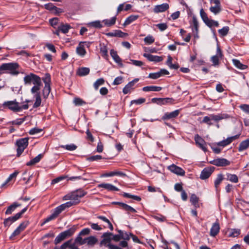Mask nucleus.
<instances>
[{
	"label": "nucleus",
	"instance_id": "obj_40",
	"mask_svg": "<svg viewBox=\"0 0 249 249\" xmlns=\"http://www.w3.org/2000/svg\"><path fill=\"white\" fill-rule=\"evenodd\" d=\"M35 97L36 98V101L33 105V107L34 108H36L39 107L41 103V99L40 93H37L36 94H35Z\"/></svg>",
	"mask_w": 249,
	"mask_h": 249
},
{
	"label": "nucleus",
	"instance_id": "obj_16",
	"mask_svg": "<svg viewBox=\"0 0 249 249\" xmlns=\"http://www.w3.org/2000/svg\"><path fill=\"white\" fill-rule=\"evenodd\" d=\"M143 56L151 62H160L162 61L163 59L162 56L154 55L149 53H144Z\"/></svg>",
	"mask_w": 249,
	"mask_h": 249
},
{
	"label": "nucleus",
	"instance_id": "obj_61",
	"mask_svg": "<svg viewBox=\"0 0 249 249\" xmlns=\"http://www.w3.org/2000/svg\"><path fill=\"white\" fill-rule=\"evenodd\" d=\"M68 242H69L68 246V248L70 249H79L76 246V244H77V243L75 242V241L74 240V242H72L71 240H70L67 241Z\"/></svg>",
	"mask_w": 249,
	"mask_h": 249
},
{
	"label": "nucleus",
	"instance_id": "obj_12",
	"mask_svg": "<svg viewBox=\"0 0 249 249\" xmlns=\"http://www.w3.org/2000/svg\"><path fill=\"white\" fill-rule=\"evenodd\" d=\"M168 169L172 173L179 176H184L185 175V171L180 167L176 166L175 164H172L168 167Z\"/></svg>",
	"mask_w": 249,
	"mask_h": 249
},
{
	"label": "nucleus",
	"instance_id": "obj_10",
	"mask_svg": "<svg viewBox=\"0 0 249 249\" xmlns=\"http://www.w3.org/2000/svg\"><path fill=\"white\" fill-rule=\"evenodd\" d=\"M180 111V109H177L171 112H166L162 116L161 119L163 121L174 119L178 116Z\"/></svg>",
	"mask_w": 249,
	"mask_h": 249
},
{
	"label": "nucleus",
	"instance_id": "obj_38",
	"mask_svg": "<svg viewBox=\"0 0 249 249\" xmlns=\"http://www.w3.org/2000/svg\"><path fill=\"white\" fill-rule=\"evenodd\" d=\"M190 202L195 207L197 208L199 207L198 203V198L195 194H192L190 197Z\"/></svg>",
	"mask_w": 249,
	"mask_h": 249
},
{
	"label": "nucleus",
	"instance_id": "obj_3",
	"mask_svg": "<svg viewBox=\"0 0 249 249\" xmlns=\"http://www.w3.org/2000/svg\"><path fill=\"white\" fill-rule=\"evenodd\" d=\"M42 80L45 84L42 90V95L44 99H47L51 92V76L50 73H45L44 76L42 78Z\"/></svg>",
	"mask_w": 249,
	"mask_h": 249
},
{
	"label": "nucleus",
	"instance_id": "obj_34",
	"mask_svg": "<svg viewBox=\"0 0 249 249\" xmlns=\"http://www.w3.org/2000/svg\"><path fill=\"white\" fill-rule=\"evenodd\" d=\"M43 156V155L42 154H38L35 158L31 160L29 162H27L26 165L28 166H31L38 163L42 158Z\"/></svg>",
	"mask_w": 249,
	"mask_h": 249
},
{
	"label": "nucleus",
	"instance_id": "obj_15",
	"mask_svg": "<svg viewBox=\"0 0 249 249\" xmlns=\"http://www.w3.org/2000/svg\"><path fill=\"white\" fill-rule=\"evenodd\" d=\"M105 35L109 37H124L128 36L127 33H124L119 30H115L113 32L106 33Z\"/></svg>",
	"mask_w": 249,
	"mask_h": 249
},
{
	"label": "nucleus",
	"instance_id": "obj_1",
	"mask_svg": "<svg viewBox=\"0 0 249 249\" xmlns=\"http://www.w3.org/2000/svg\"><path fill=\"white\" fill-rule=\"evenodd\" d=\"M19 64L15 62L3 63L0 66V75L6 73L17 75L19 73Z\"/></svg>",
	"mask_w": 249,
	"mask_h": 249
},
{
	"label": "nucleus",
	"instance_id": "obj_14",
	"mask_svg": "<svg viewBox=\"0 0 249 249\" xmlns=\"http://www.w3.org/2000/svg\"><path fill=\"white\" fill-rule=\"evenodd\" d=\"M103 240L101 241V245H104L107 247V244H110L112 240V234L110 232H105L102 235Z\"/></svg>",
	"mask_w": 249,
	"mask_h": 249
},
{
	"label": "nucleus",
	"instance_id": "obj_45",
	"mask_svg": "<svg viewBox=\"0 0 249 249\" xmlns=\"http://www.w3.org/2000/svg\"><path fill=\"white\" fill-rule=\"evenodd\" d=\"M210 10L211 12L213 13L214 15L219 14L221 11V6L215 5L213 6H211Z\"/></svg>",
	"mask_w": 249,
	"mask_h": 249
},
{
	"label": "nucleus",
	"instance_id": "obj_19",
	"mask_svg": "<svg viewBox=\"0 0 249 249\" xmlns=\"http://www.w3.org/2000/svg\"><path fill=\"white\" fill-rule=\"evenodd\" d=\"M98 188H103L108 191H118L119 189L110 183H103L98 185Z\"/></svg>",
	"mask_w": 249,
	"mask_h": 249
},
{
	"label": "nucleus",
	"instance_id": "obj_51",
	"mask_svg": "<svg viewBox=\"0 0 249 249\" xmlns=\"http://www.w3.org/2000/svg\"><path fill=\"white\" fill-rule=\"evenodd\" d=\"M123 205V208L124 210L129 212V213H134L136 212V211L135 209L132 208V207L125 204H122Z\"/></svg>",
	"mask_w": 249,
	"mask_h": 249
},
{
	"label": "nucleus",
	"instance_id": "obj_52",
	"mask_svg": "<svg viewBox=\"0 0 249 249\" xmlns=\"http://www.w3.org/2000/svg\"><path fill=\"white\" fill-rule=\"evenodd\" d=\"M75 242L79 245H82L86 243V238L83 239L80 235H78L75 239Z\"/></svg>",
	"mask_w": 249,
	"mask_h": 249
},
{
	"label": "nucleus",
	"instance_id": "obj_23",
	"mask_svg": "<svg viewBox=\"0 0 249 249\" xmlns=\"http://www.w3.org/2000/svg\"><path fill=\"white\" fill-rule=\"evenodd\" d=\"M213 171L211 168H204L201 173L200 178L203 180L208 178L211 176Z\"/></svg>",
	"mask_w": 249,
	"mask_h": 249
},
{
	"label": "nucleus",
	"instance_id": "obj_24",
	"mask_svg": "<svg viewBox=\"0 0 249 249\" xmlns=\"http://www.w3.org/2000/svg\"><path fill=\"white\" fill-rule=\"evenodd\" d=\"M19 214H16L14 216L8 217L5 219L4 221V225L5 227H9L13 222L19 219Z\"/></svg>",
	"mask_w": 249,
	"mask_h": 249
},
{
	"label": "nucleus",
	"instance_id": "obj_22",
	"mask_svg": "<svg viewBox=\"0 0 249 249\" xmlns=\"http://www.w3.org/2000/svg\"><path fill=\"white\" fill-rule=\"evenodd\" d=\"M168 8V4L164 3L155 6L154 8V12L156 13L163 12L166 11Z\"/></svg>",
	"mask_w": 249,
	"mask_h": 249
},
{
	"label": "nucleus",
	"instance_id": "obj_32",
	"mask_svg": "<svg viewBox=\"0 0 249 249\" xmlns=\"http://www.w3.org/2000/svg\"><path fill=\"white\" fill-rule=\"evenodd\" d=\"M100 51L101 53V55L105 58H107L108 57V51L107 46L104 44H100Z\"/></svg>",
	"mask_w": 249,
	"mask_h": 249
},
{
	"label": "nucleus",
	"instance_id": "obj_18",
	"mask_svg": "<svg viewBox=\"0 0 249 249\" xmlns=\"http://www.w3.org/2000/svg\"><path fill=\"white\" fill-rule=\"evenodd\" d=\"M139 80V78H135L132 81L129 82L123 89V92L124 94H126L130 92L131 89L134 86L135 84Z\"/></svg>",
	"mask_w": 249,
	"mask_h": 249
},
{
	"label": "nucleus",
	"instance_id": "obj_56",
	"mask_svg": "<svg viewBox=\"0 0 249 249\" xmlns=\"http://www.w3.org/2000/svg\"><path fill=\"white\" fill-rule=\"evenodd\" d=\"M223 179V178L222 175H218L217 178L214 181V186L215 188H217L219 185L221 183Z\"/></svg>",
	"mask_w": 249,
	"mask_h": 249
},
{
	"label": "nucleus",
	"instance_id": "obj_28",
	"mask_svg": "<svg viewBox=\"0 0 249 249\" xmlns=\"http://www.w3.org/2000/svg\"><path fill=\"white\" fill-rule=\"evenodd\" d=\"M18 172L17 171L15 172L14 173L11 174L9 177L7 178L5 181L1 184L2 188H5L7 185L9 184V183L13 180L15 179L17 175H18Z\"/></svg>",
	"mask_w": 249,
	"mask_h": 249
},
{
	"label": "nucleus",
	"instance_id": "obj_7",
	"mask_svg": "<svg viewBox=\"0 0 249 249\" xmlns=\"http://www.w3.org/2000/svg\"><path fill=\"white\" fill-rule=\"evenodd\" d=\"M193 20L190 22V28H191L194 36L195 38L199 37L198 31H199V25L196 16H193L192 17Z\"/></svg>",
	"mask_w": 249,
	"mask_h": 249
},
{
	"label": "nucleus",
	"instance_id": "obj_31",
	"mask_svg": "<svg viewBox=\"0 0 249 249\" xmlns=\"http://www.w3.org/2000/svg\"><path fill=\"white\" fill-rule=\"evenodd\" d=\"M139 17V16L138 15H130V16L126 18V19H125L123 24V25L124 26H126L128 25H129L132 22L137 20L138 18Z\"/></svg>",
	"mask_w": 249,
	"mask_h": 249
},
{
	"label": "nucleus",
	"instance_id": "obj_63",
	"mask_svg": "<svg viewBox=\"0 0 249 249\" xmlns=\"http://www.w3.org/2000/svg\"><path fill=\"white\" fill-rule=\"evenodd\" d=\"M240 108L246 113L249 114V105L247 104H242L239 107Z\"/></svg>",
	"mask_w": 249,
	"mask_h": 249
},
{
	"label": "nucleus",
	"instance_id": "obj_54",
	"mask_svg": "<svg viewBox=\"0 0 249 249\" xmlns=\"http://www.w3.org/2000/svg\"><path fill=\"white\" fill-rule=\"evenodd\" d=\"M154 41V38L151 35H148L144 38V42L148 45L151 44Z\"/></svg>",
	"mask_w": 249,
	"mask_h": 249
},
{
	"label": "nucleus",
	"instance_id": "obj_43",
	"mask_svg": "<svg viewBox=\"0 0 249 249\" xmlns=\"http://www.w3.org/2000/svg\"><path fill=\"white\" fill-rule=\"evenodd\" d=\"M227 179L234 183H237L238 181V178L236 175L231 174H227Z\"/></svg>",
	"mask_w": 249,
	"mask_h": 249
},
{
	"label": "nucleus",
	"instance_id": "obj_25",
	"mask_svg": "<svg viewBox=\"0 0 249 249\" xmlns=\"http://www.w3.org/2000/svg\"><path fill=\"white\" fill-rule=\"evenodd\" d=\"M85 43H86V42H80L76 50L77 54L81 56V57L85 56L87 53L83 45V44Z\"/></svg>",
	"mask_w": 249,
	"mask_h": 249
},
{
	"label": "nucleus",
	"instance_id": "obj_39",
	"mask_svg": "<svg viewBox=\"0 0 249 249\" xmlns=\"http://www.w3.org/2000/svg\"><path fill=\"white\" fill-rule=\"evenodd\" d=\"M89 27H92L97 29H100L103 27L101 24V21L99 20H96L94 21L90 22L87 24Z\"/></svg>",
	"mask_w": 249,
	"mask_h": 249
},
{
	"label": "nucleus",
	"instance_id": "obj_13",
	"mask_svg": "<svg viewBox=\"0 0 249 249\" xmlns=\"http://www.w3.org/2000/svg\"><path fill=\"white\" fill-rule=\"evenodd\" d=\"M80 198L78 197L77 195L75 194L74 192L70 194H68L65 196L63 198L64 200H70L72 201L75 205L78 204L80 202Z\"/></svg>",
	"mask_w": 249,
	"mask_h": 249
},
{
	"label": "nucleus",
	"instance_id": "obj_46",
	"mask_svg": "<svg viewBox=\"0 0 249 249\" xmlns=\"http://www.w3.org/2000/svg\"><path fill=\"white\" fill-rule=\"evenodd\" d=\"M229 31V27L228 26H224L222 29L218 30V32L221 36H225L228 34Z\"/></svg>",
	"mask_w": 249,
	"mask_h": 249
},
{
	"label": "nucleus",
	"instance_id": "obj_6",
	"mask_svg": "<svg viewBox=\"0 0 249 249\" xmlns=\"http://www.w3.org/2000/svg\"><path fill=\"white\" fill-rule=\"evenodd\" d=\"M74 228H71L59 234L54 240V243L57 244L66 238L71 236L74 232Z\"/></svg>",
	"mask_w": 249,
	"mask_h": 249
},
{
	"label": "nucleus",
	"instance_id": "obj_47",
	"mask_svg": "<svg viewBox=\"0 0 249 249\" xmlns=\"http://www.w3.org/2000/svg\"><path fill=\"white\" fill-rule=\"evenodd\" d=\"M249 146V141H242L239 146V151H242L246 149Z\"/></svg>",
	"mask_w": 249,
	"mask_h": 249
},
{
	"label": "nucleus",
	"instance_id": "obj_11",
	"mask_svg": "<svg viewBox=\"0 0 249 249\" xmlns=\"http://www.w3.org/2000/svg\"><path fill=\"white\" fill-rule=\"evenodd\" d=\"M28 144V141H17L16 146L17 147V156L19 157L23 152Z\"/></svg>",
	"mask_w": 249,
	"mask_h": 249
},
{
	"label": "nucleus",
	"instance_id": "obj_41",
	"mask_svg": "<svg viewBox=\"0 0 249 249\" xmlns=\"http://www.w3.org/2000/svg\"><path fill=\"white\" fill-rule=\"evenodd\" d=\"M105 84V80L103 78L98 79L93 84V87L94 89L97 90L98 89L99 87Z\"/></svg>",
	"mask_w": 249,
	"mask_h": 249
},
{
	"label": "nucleus",
	"instance_id": "obj_60",
	"mask_svg": "<svg viewBox=\"0 0 249 249\" xmlns=\"http://www.w3.org/2000/svg\"><path fill=\"white\" fill-rule=\"evenodd\" d=\"M219 58L220 57H218V55H213L211 57V61L213 62V65L214 66L219 65Z\"/></svg>",
	"mask_w": 249,
	"mask_h": 249
},
{
	"label": "nucleus",
	"instance_id": "obj_8",
	"mask_svg": "<svg viewBox=\"0 0 249 249\" xmlns=\"http://www.w3.org/2000/svg\"><path fill=\"white\" fill-rule=\"evenodd\" d=\"M18 104L19 103L15 100L4 102L2 105L4 108H8L14 112H19Z\"/></svg>",
	"mask_w": 249,
	"mask_h": 249
},
{
	"label": "nucleus",
	"instance_id": "obj_58",
	"mask_svg": "<svg viewBox=\"0 0 249 249\" xmlns=\"http://www.w3.org/2000/svg\"><path fill=\"white\" fill-rule=\"evenodd\" d=\"M124 196L127 198H131L134 200H137V201H140L141 200V198L140 197L135 196V195H132L130 194L124 193L123 195Z\"/></svg>",
	"mask_w": 249,
	"mask_h": 249
},
{
	"label": "nucleus",
	"instance_id": "obj_57",
	"mask_svg": "<svg viewBox=\"0 0 249 249\" xmlns=\"http://www.w3.org/2000/svg\"><path fill=\"white\" fill-rule=\"evenodd\" d=\"M26 117H24L22 118H18L12 122L13 124L20 125L21 124L26 120Z\"/></svg>",
	"mask_w": 249,
	"mask_h": 249
},
{
	"label": "nucleus",
	"instance_id": "obj_29",
	"mask_svg": "<svg viewBox=\"0 0 249 249\" xmlns=\"http://www.w3.org/2000/svg\"><path fill=\"white\" fill-rule=\"evenodd\" d=\"M71 28V26L68 24H61L58 27V30L56 31L55 34L58 35V32L59 31H61L62 33L64 34H66L68 33L69 29Z\"/></svg>",
	"mask_w": 249,
	"mask_h": 249
},
{
	"label": "nucleus",
	"instance_id": "obj_33",
	"mask_svg": "<svg viewBox=\"0 0 249 249\" xmlns=\"http://www.w3.org/2000/svg\"><path fill=\"white\" fill-rule=\"evenodd\" d=\"M21 206L20 204H19L17 202H15L12 205H11L9 207H8L5 212L6 214H10L12 213L13 212L15 211V210L18 207Z\"/></svg>",
	"mask_w": 249,
	"mask_h": 249
},
{
	"label": "nucleus",
	"instance_id": "obj_62",
	"mask_svg": "<svg viewBox=\"0 0 249 249\" xmlns=\"http://www.w3.org/2000/svg\"><path fill=\"white\" fill-rule=\"evenodd\" d=\"M161 77V75L158 72L154 73H150L149 74L148 77L153 79H156Z\"/></svg>",
	"mask_w": 249,
	"mask_h": 249
},
{
	"label": "nucleus",
	"instance_id": "obj_64",
	"mask_svg": "<svg viewBox=\"0 0 249 249\" xmlns=\"http://www.w3.org/2000/svg\"><path fill=\"white\" fill-rule=\"evenodd\" d=\"M59 21L58 18H53L49 19V23L53 27H54L57 25Z\"/></svg>",
	"mask_w": 249,
	"mask_h": 249
},
{
	"label": "nucleus",
	"instance_id": "obj_26",
	"mask_svg": "<svg viewBox=\"0 0 249 249\" xmlns=\"http://www.w3.org/2000/svg\"><path fill=\"white\" fill-rule=\"evenodd\" d=\"M90 69L87 67H81L77 69L76 74L79 76H84L89 74Z\"/></svg>",
	"mask_w": 249,
	"mask_h": 249
},
{
	"label": "nucleus",
	"instance_id": "obj_55",
	"mask_svg": "<svg viewBox=\"0 0 249 249\" xmlns=\"http://www.w3.org/2000/svg\"><path fill=\"white\" fill-rule=\"evenodd\" d=\"M240 233V230L239 229H233L231 230L229 234V236L231 237H237Z\"/></svg>",
	"mask_w": 249,
	"mask_h": 249
},
{
	"label": "nucleus",
	"instance_id": "obj_50",
	"mask_svg": "<svg viewBox=\"0 0 249 249\" xmlns=\"http://www.w3.org/2000/svg\"><path fill=\"white\" fill-rule=\"evenodd\" d=\"M73 103L75 106H83L86 104V102L80 98H75L73 100Z\"/></svg>",
	"mask_w": 249,
	"mask_h": 249
},
{
	"label": "nucleus",
	"instance_id": "obj_49",
	"mask_svg": "<svg viewBox=\"0 0 249 249\" xmlns=\"http://www.w3.org/2000/svg\"><path fill=\"white\" fill-rule=\"evenodd\" d=\"M61 147L68 151H73L77 148V146L73 143H71L65 145H61Z\"/></svg>",
	"mask_w": 249,
	"mask_h": 249
},
{
	"label": "nucleus",
	"instance_id": "obj_36",
	"mask_svg": "<svg viewBox=\"0 0 249 249\" xmlns=\"http://www.w3.org/2000/svg\"><path fill=\"white\" fill-rule=\"evenodd\" d=\"M232 62L234 65L238 69L240 70H245L247 68L248 66L246 65L243 64L240 61L236 59H232Z\"/></svg>",
	"mask_w": 249,
	"mask_h": 249
},
{
	"label": "nucleus",
	"instance_id": "obj_44",
	"mask_svg": "<svg viewBox=\"0 0 249 249\" xmlns=\"http://www.w3.org/2000/svg\"><path fill=\"white\" fill-rule=\"evenodd\" d=\"M42 86V82L41 81H39V83L38 85L35 84L34 86L31 89V92L32 94L37 93H40L38 92L40 89V87Z\"/></svg>",
	"mask_w": 249,
	"mask_h": 249
},
{
	"label": "nucleus",
	"instance_id": "obj_35",
	"mask_svg": "<svg viewBox=\"0 0 249 249\" xmlns=\"http://www.w3.org/2000/svg\"><path fill=\"white\" fill-rule=\"evenodd\" d=\"M116 21V16L112 17L111 19H106L103 20V22L107 27L111 26L114 25Z\"/></svg>",
	"mask_w": 249,
	"mask_h": 249
},
{
	"label": "nucleus",
	"instance_id": "obj_48",
	"mask_svg": "<svg viewBox=\"0 0 249 249\" xmlns=\"http://www.w3.org/2000/svg\"><path fill=\"white\" fill-rule=\"evenodd\" d=\"M196 144L204 151H207V144L205 141H196Z\"/></svg>",
	"mask_w": 249,
	"mask_h": 249
},
{
	"label": "nucleus",
	"instance_id": "obj_42",
	"mask_svg": "<svg viewBox=\"0 0 249 249\" xmlns=\"http://www.w3.org/2000/svg\"><path fill=\"white\" fill-rule=\"evenodd\" d=\"M118 232L120 235L121 239H123L124 240H128L130 239V235L131 234L130 233H128L121 230H118Z\"/></svg>",
	"mask_w": 249,
	"mask_h": 249
},
{
	"label": "nucleus",
	"instance_id": "obj_21",
	"mask_svg": "<svg viewBox=\"0 0 249 249\" xmlns=\"http://www.w3.org/2000/svg\"><path fill=\"white\" fill-rule=\"evenodd\" d=\"M110 54L114 61L121 67H123V64L122 63V59L118 55L117 53L113 49H111L110 51Z\"/></svg>",
	"mask_w": 249,
	"mask_h": 249
},
{
	"label": "nucleus",
	"instance_id": "obj_2",
	"mask_svg": "<svg viewBox=\"0 0 249 249\" xmlns=\"http://www.w3.org/2000/svg\"><path fill=\"white\" fill-rule=\"evenodd\" d=\"M231 116L227 113H219L217 114H212L209 116L204 117L201 123L206 124L209 126L213 125L212 121H214L215 123L219 122L220 120L223 119H229Z\"/></svg>",
	"mask_w": 249,
	"mask_h": 249
},
{
	"label": "nucleus",
	"instance_id": "obj_5",
	"mask_svg": "<svg viewBox=\"0 0 249 249\" xmlns=\"http://www.w3.org/2000/svg\"><path fill=\"white\" fill-rule=\"evenodd\" d=\"M200 16L203 22L208 27L212 28L213 26L215 27L219 26V23L217 21L208 18L207 14L203 8H201L200 10Z\"/></svg>",
	"mask_w": 249,
	"mask_h": 249
},
{
	"label": "nucleus",
	"instance_id": "obj_27",
	"mask_svg": "<svg viewBox=\"0 0 249 249\" xmlns=\"http://www.w3.org/2000/svg\"><path fill=\"white\" fill-rule=\"evenodd\" d=\"M220 226L218 222H215L213 224L211 230L210 235L212 236H215L219 231Z\"/></svg>",
	"mask_w": 249,
	"mask_h": 249
},
{
	"label": "nucleus",
	"instance_id": "obj_59",
	"mask_svg": "<svg viewBox=\"0 0 249 249\" xmlns=\"http://www.w3.org/2000/svg\"><path fill=\"white\" fill-rule=\"evenodd\" d=\"M175 100L172 98L166 97L163 98V105L167 104H174Z\"/></svg>",
	"mask_w": 249,
	"mask_h": 249
},
{
	"label": "nucleus",
	"instance_id": "obj_20",
	"mask_svg": "<svg viewBox=\"0 0 249 249\" xmlns=\"http://www.w3.org/2000/svg\"><path fill=\"white\" fill-rule=\"evenodd\" d=\"M27 225V224L25 222L21 223L18 226V227L14 231L10 238L12 239L13 237L19 234L20 233L25 229Z\"/></svg>",
	"mask_w": 249,
	"mask_h": 249
},
{
	"label": "nucleus",
	"instance_id": "obj_37",
	"mask_svg": "<svg viewBox=\"0 0 249 249\" xmlns=\"http://www.w3.org/2000/svg\"><path fill=\"white\" fill-rule=\"evenodd\" d=\"M97 242V238L93 236L86 238V243L89 246H93Z\"/></svg>",
	"mask_w": 249,
	"mask_h": 249
},
{
	"label": "nucleus",
	"instance_id": "obj_4",
	"mask_svg": "<svg viewBox=\"0 0 249 249\" xmlns=\"http://www.w3.org/2000/svg\"><path fill=\"white\" fill-rule=\"evenodd\" d=\"M23 81L25 85H31L32 84L38 85L41 79L39 76L33 73H30L24 77Z\"/></svg>",
	"mask_w": 249,
	"mask_h": 249
},
{
	"label": "nucleus",
	"instance_id": "obj_17",
	"mask_svg": "<svg viewBox=\"0 0 249 249\" xmlns=\"http://www.w3.org/2000/svg\"><path fill=\"white\" fill-rule=\"evenodd\" d=\"M210 162L211 164L217 166H226L230 164V162L225 159H216L210 161Z\"/></svg>",
	"mask_w": 249,
	"mask_h": 249
},
{
	"label": "nucleus",
	"instance_id": "obj_53",
	"mask_svg": "<svg viewBox=\"0 0 249 249\" xmlns=\"http://www.w3.org/2000/svg\"><path fill=\"white\" fill-rule=\"evenodd\" d=\"M151 102L160 106L163 105V98H153L151 99Z\"/></svg>",
	"mask_w": 249,
	"mask_h": 249
},
{
	"label": "nucleus",
	"instance_id": "obj_30",
	"mask_svg": "<svg viewBox=\"0 0 249 249\" xmlns=\"http://www.w3.org/2000/svg\"><path fill=\"white\" fill-rule=\"evenodd\" d=\"M161 89L162 88L161 87L150 86L143 87L142 90L144 92L160 91L161 90Z\"/></svg>",
	"mask_w": 249,
	"mask_h": 249
},
{
	"label": "nucleus",
	"instance_id": "obj_9",
	"mask_svg": "<svg viewBox=\"0 0 249 249\" xmlns=\"http://www.w3.org/2000/svg\"><path fill=\"white\" fill-rule=\"evenodd\" d=\"M231 142V141H220L216 142L217 144L216 147H214L213 144H209V145L215 153H218L220 152L223 147L229 144Z\"/></svg>",
	"mask_w": 249,
	"mask_h": 249
}]
</instances>
